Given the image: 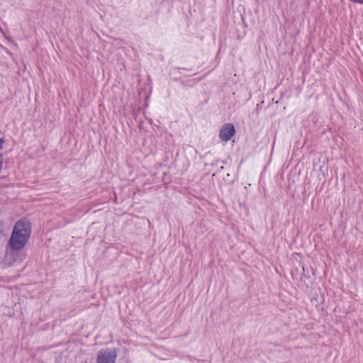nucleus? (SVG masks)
<instances>
[{"label": "nucleus", "mask_w": 363, "mask_h": 363, "mask_svg": "<svg viewBox=\"0 0 363 363\" xmlns=\"http://www.w3.org/2000/svg\"><path fill=\"white\" fill-rule=\"evenodd\" d=\"M235 130L232 123H225L219 132V137L222 141H229L234 135Z\"/></svg>", "instance_id": "4"}, {"label": "nucleus", "mask_w": 363, "mask_h": 363, "mask_svg": "<svg viewBox=\"0 0 363 363\" xmlns=\"http://www.w3.org/2000/svg\"><path fill=\"white\" fill-rule=\"evenodd\" d=\"M24 255L21 251H5L4 259L3 262L7 266H11L15 262H20Z\"/></svg>", "instance_id": "3"}, {"label": "nucleus", "mask_w": 363, "mask_h": 363, "mask_svg": "<svg viewBox=\"0 0 363 363\" xmlns=\"http://www.w3.org/2000/svg\"><path fill=\"white\" fill-rule=\"evenodd\" d=\"M31 233L30 223L26 220L17 221L9 240L12 250H21L28 242Z\"/></svg>", "instance_id": "1"}, {"label": "nucleus", "mask_w": 363, "mask_h": 363, "mask_svg": "<svg viewBox=\"0 0 363 363\" xmlns=\"http://www.w3.org/2000/svg\"><path fill=\"white\" fill-rule=\"evenodd\" d=\"M117 352L115 349L100 350L98 352L96 363H116Z\"/></svg>", "instance_id": "2"}, {"label": "nucleus", "mask_w": 363, "mask_h": 363, "mask_svg": "<svg viewBox=\"0 0 363 363\" xmlns=\"http://www.w3.org/2000/svg\"><path fill=\"white\" fill-rule=\"evenodd\" d=\"M4 143V140L3 138H1L0 139V150L2 148Z\"/></svg>", "instance_id": "5"}]
</instances>
